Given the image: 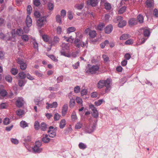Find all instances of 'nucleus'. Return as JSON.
Returning a JSON list of instances; mask_svg holds the SVG:
<instances>
[{
  "label": "nucleus",
  "mask_w": 158,
  "mask_h": 158,
  "mask_svg": "<svg viewBox=\"0 0 158 158\" xmlns=\"http://www.w3.org/2000/svg\"><path fill=\"white\" fill-rule=\"evenodd\" d=\"M79 34L78 32L76 33L77 37L74 41V44L75 46L78 48H80L81 46L82 47H84L85 46L86 47L87 44V42L86 41L85 43L82 42L81 40L77 38V35H79Z\"/></svg>",
  "instance_id": "1"
},
{
  "label": "nucleus",
  "mask_w": 158,
  "mask_h": 158,
  "mask_svg": "<svg viewBox=\"0 0 158 158\" xmlns=\"http://www.w3.org/2000/svg\"><path fill=\"white\" fill-rule=\"evenodd\" d=\"M100 65L99 64L90 66L86 71V73H90L91 74H94L98 71Z\"/></svg>",
  "instance_id": "2"
},
{
  "label": "nucleus",
  "mask_w": 158,
  "mask_h": 158,
  "mask_svg": "<svg viewBox=\"0 0 158 158\" xmlns=\"http://www.w3.org/2000/svg\"><path fill=\"white\" fill-rule=\"evenodd\" d=\"M114 21L115 23H118V26L120 28L123 27L127 24V22L123 20V17L121 16L118 17Z\"/></svg>",
  "instance_id": "3"
},
{
  "label": "nucleus",
  "mask_w": 158,
  "mask_h": 158,
  "mask_svg": "<svg viewBox=\"0 0 158 158\" xmlns=\"http://www.w3.org/2000/svg\"><path fill=\"white\" fill-rule=\"evenodd\" d=\"M46 22V17L45 16L41 17L37 20V25L38 27H41L44 25Z\"/></svg>",
  "instance_id": "4"
},
{
  "label": "nucleus",
  "mask_w": 158,
  "mask_h": 158,
  "mask_svg": "<svg viewBox=\"0 0 158 158\" xmlns=\"http://www.w3.org/2000/svg\"><path fill=\"white\" fill-rule=\"evenodd\" d=\"M89 108L92 110V116L95 118H98V113L97 109L93 105H90Z\"/></svg>",
  "instance_id": "5"
},
{
  "label": "nucleus",
  "mask_w": 158,
  "mask_h": 158,
  "mask_svg": "<svg viewBox=\"0 0 158 158\" xmlns=\"http://www.w3.org/2000/svg\"><path fill=\"white\" fill-rule=\"evenodd\" d=\"M17 62L20 65V67L22 70H25L27 67V65L23 60L19 58L17 60Z\"/></svg>",
  "instance_id": "6"
},
{
  "label": "nucleus",
  "mask_w": 158,
  "mask_h": 158,
  "mask_svg": "<svg viewBox=\"0 0 158 158\" xmlns=\"http://www.w3.org/2000/svg\"><path fill=\"white\" fill-rule=\"evenodd\" d=\"M24 103L23 98L21 97H18L16 99V106L18 107H21Z\"/></svg>",
  "instance_id": "7"
},
{
  "label": "nucleus",
  "mask_w": 158,
  "mask_h": 158,
  "mask_svg": "<svg viewBox=\"0 0 158 158\" xmlns=\"http://www.w3.org/2000/svg\"><path fill=\"white\" fill-rule=\"evenodd\" d=\"M105 81V86L106 87V89L105 90L106 92H108L110 89V84L111 82V81L110 79H107L106 80H104Z\"/></svg>",
  "instance_id": "8"
},
{
  "label": "nucleus",
  "mask_w": 158,
  "mask_h": 158,
  "mask_svg": "<svg viewBox=\"0 0 158 158\" xmlns=\"http://www.w3.org/2000/svg\"><path fill=\"white\" fill-rule=\"evenodd\" d=\"M60 53L61 55L68 57H72L74 58L76 56V54L75 52L72 53L71 55L68 53H66L64 51H61L60 52Z\"/></svg>",
  "instance_id": "9"
},
{
  "label": "nucleus",
  "mask_w": 158,
  "mask_h": 158,
  "mask_svg": "<svg viewBox=\"0 0 158 158\" xmlns=\"http://www.w3.org/2000/svg\"><path fill=\"white\" fill-rule=\"evenodd\" d=\"M99 0H88L87 2L88 5L95 6L97 5Z\"/></svg>",
  "instance_id": "10"
},
{
  "label": "nucleus",
  "mask_w": 158,
  "mask_h": 158,
  "mask_svg": "<svg viewBox=\"0 0 158 158\" xmlns=\"http://www.w3.org/2000/svg\"><path fill=\"white\" fill-rule=\"evenodd\" d=\"M68 109V105L65 104L63 106L61 111V114L63 116H64L66 114Z\"/></svg>",
  "instance_id": "11"
},
{
  "label": "nucleus",
  "mask_w": 158,
  "mask_h": 158,
  "mask_svg": "<svg viewBox=\"0 0 158 158\" xmlns=\"http://www.w3.org/2000/svg\"><path fill=\"white\" fill-rule=\"evenodd\" d=\"M47 105L46 107L47 109H48L49 108H56L57 106V103L56 102H53L52 104H49L48 102L46 103Z\"/></svg>",
  "instance_id": "12"
},
{
  "label": "nucleus",
  "mask_w": 158,
  "mask_h": 158,
  "mask_svg": "<svg viewBox=\"0 0 158 158\" xmlns=\"http://www.w3.org/2000/svg\"><path fill=\"white\" fill-rule=\"evenodd\" d=\"M128 24L130 26L136 25L137 24V21L135 19L132 18L130 19L128 22Z\"/></svg>",
  "instance_id": "13"
},
{
  "label": "nucleus",
  "mask_w": 158,
  "mask_h": 158,
  "mask_svg": "<svg viewBox=\"0 0 158 158\" xmlns=\"http://www.w3.org/2000/svg\"><path fill=\"white\" fill-rule=\"evenodd\" d=\"M153 0H147L146 2V5L148 8H153L154 7Z\"/></svg>",
  "instance_id": "14"
},
{
  "label": "nucleus",
  "mask_w": 158,
  "mask_h": 158,
  "mask_svg": "<svg viewBox=\"0 0 158 158\" xmlns=\"http://www.w3.org/2000/svg\"><path fill=\"white\" fill-rule=\"evenodd\" d=\"M113 30V27L111 25L107 26L105 28V31L106 34H109Z\"/></svg>",
  "instance_id": "15"
},
{
  "label": "nucleus",
  "mask_w": 158,
  "mask_h": 158,
  "mask_svg": "<svg viewBox=\"0 0 158 158\" xmlns=\"http://www.w3.org/2000/svg\"><path fill=\"white\" fill-rule=\"evenodd\" d=\"M27 26L31 27L32 25V20L30 16H27L26 21Z\"/></svg>",
  "instance_id": "16"
},
{
  "label": "nucleus",
  "mask_w": 158,
  "mask_h": 158,
  "mask_svg": "<svg viewBox=\"0 0 158 158\" xmlns=\"http://www.w3.org/2000/svg\"><path fill=\"white\" fill-rule=\"evenodd\" d=\"M59 38L56 36H55L52 42L50 43L51 46L54 45L58 44L59 41Z\"/></svg>",
  "instance_id": "17"
},
{
  "label": "nucleus",
  "mask_w": 158,
  "mask_h": 158,
  "mask_svg": "<svg viewBox=\"0 0 158 158\" xmlns=\"http://www.w3.org/2000/svg\"><path fill=\"white\" fill-rule=\"evenodd\" d=\"M32 150L35 153H39L42 151V149L35 145V146L32 148Z\"/></svg>",
  "instance_id": "18"
},
{
  "label": "nucleus",
  "mask_w": 158,
  "mask_h": 158,
  "mask_svg": "<svg viewBox=\"0 0 158 158\" xmlns=\"http://www.w3.org/2000/svg\"><path fill=\"white\" fill-rule=\"evenodd\" d=\"M105 83L104 80H100L97 84V87L99 89L102 88L105 86Z\"/></svg>",
  "instance_id": "19"
},
{
  "label": "nucleus",
  "mask_w": 158,
  "mask_h": 158,
  "mask_svg": "<svg viewBox=\"0 0 158 158\" xmlns=\"http://www.w3.org/2000/svg\"><path fill=\"white\" fill-rule=\"evenodd\" d=\"M137 22H138L139 23H143V16L141 14H139L137 17Z\"/></svg>",
  "instance_id": "20"
},
{
  "label": "nucleus",
  "mask_w": 158,
  "mask_h": 158,
  "mask_svg": "<svg viewBox=\"0 0 158 158\" xmlns=\"http://www.w3.org/2000/svg\"><path fill=\"white\" fill-rule=\"evenodd\" d=\"M48 135H46L42 139V141L44 143H48L50 141V139L48 137Z\"/></svg>",
  "instance_id": "21"
},
{
  "label": "nucleus",
  "mask_w": 158,
  "mask_h": 158,
  "mask_svg": "<svg viewBox=\"0 0 158 158\" xmlns=\"http://www.w3.org/2000/svg\"><path fill=\"white\" fill-rule=\"evenodd\" d=\"M66 125V121L64 119L61 120L60 123L59 127L61 129L64 128Z\"/></svg>",
  "instance_id": "22"
},
{
  "label": "nucleus",
  "mask_w": 158,
  "mask_h": 158,
  "mask_svg": "<svg viewBox=\"0 0 158 158\" xmlns=\"http://www.w3.org/2000/svg\"><path fill=\"white\" fill-rule=\"evenodd\" d=\"M48 9L50 11H52L54 8V5L52 2H49L48 3Z\"/></svg>",
  "instance_id": "23"
},
{
  "label": "nucleus",
  "mask_w": 158,
  "mask_h": 158,
  "mask_svg": "<svg viewBox=\"0 0 158 158\" xmlns=\"http://www.w3.org/2000/svg\"><path fill=\"white\" fill-rule=\"evenodd\" d=\"M23 30L21 28H19L17 29L16 34L19 36H22L24 34Z\"/></svg>",
  "instance_id": "24"
},
{
  "label": "nucleus",
  "mask_w": 158,
  "mask_h": 158,
  "mask_svg": "<svg viewBox=\"0 0 158 158\" xmlns=\"http://www.w3.org/2000/svg\"><path fill=\"white\" fill-rule=\"evenodd\" d=\"M89 35L90 37L94 38L96 36V31L94 30L91 31H90L89 32Z\"/></svg>",
  "instance_id": "25"
},
{
  "label": "nucleus",
  "mask_w": 158,
  "mask_h": 158,
  "mask_svg": "<svg viewBox=\"0 0 158 158\" xmlns=\"http://www.w3.org/2000/svg\"><path fill=\"white\" fill-rule=\"evenodd\" d=\"M126 9V7L123 6L121 7L118 10V13L119 14H122L123 13Z\"/></svg>",
  "instance_id": "26"
},
{
  "label": "nucleus",
  "mask_w": 158,
  "mask_h": 158,
  "mask_svg": "<svg viewBox=\"0 0 158 158\" xmlns=\"http://www.w3.org/2000/svg\"><path fill=\"white\" fill-rule=\"evenodd\" d=\"M5 79L8 82H11L12 80V77L10 75H7L5 76Z\"/></svg>",
  "instance_id": "27"
},
{
  "label": "nucleus",
  "mask_w": 158,
  "mask_h": 158,
  "mask_svg": "<svg viewBox=\"0 0 158 158\" xmlns=\"http://www.w3.org/2000/svg\"><path fill=\"white\" fill-rule=\"evenodd\" d=\"M34 101L35 105L38 106H40L42 104V100H40L39 98L35 99Z\"/></svg>",
  "instance_id": "28"
},
{
  "label": "nucleus",
  "mask_w": 158,
  "mask_h": 158,
  "mask_svg": "<svg viewBox=\"0 0 158 158\" xmlns=\"http://www.w3.org/2000/svg\"><path fill=\"white\" fill-rule=\"evenodd\" d=\"M20 126L23 128L26 127L28 126L27 123L24 121H22L20 122Z\"/></svg>",
  "instance_id": "29"
},
{
  "label": "nucleus",
  "mask_w": 158,
  "mask_h": 158,
  "mask_svg": "<svg viewBox=\"0 0 158 158\" xmlns=\"http://www.w3.org/2000/svg\"><path fill=\"white\" fill-rule=\"evenodd\" d=\"M40 128L43 131H45L47 128L46 124L44 123H42L41 124Z\"/></svg>",
  "instance_id": "30"
},
{
  "label": "nucleus",
  "mask_w": 158,
  "mask_h": 158,
  "mask_svg": "<svg viewBox=\"0 0 158 158\" xmlns=\"http://www.w3.org/2000/svg\"><path fill=\"white\" fill-rule=\"evenodd\" d=\"M144 36L145 37H149L150 35V31L149 30L145 29L143 31Z\"/></svg>",
  "instance_id": "31"
},
{
  "label": "nucleus",
  "mask_w": 158,
  "mask_h": 158,
  "mask_svg": "<svg viewBox=\"0 0 158 158\" xmlns=\"http://www.w3.org/2000/svg\"><path fill=\"white\" fill-rule=\"evenodd\" d=\"M10 72L12 74L15 75H16L18 72V69L15 68H12L10 70Z\"/></svg>",
  "instance_id": "32"
},
{
  "label": "nucleus",
  "mask_w": 158,
  "mask_h": 158,
  "mask_svg": "<svg viewBox=\"0 0 158 158\" xmlns=\"http://www.w3.org/2000/svg\"><path fill=\"white\" fill-rule=\"evenodd\" d=\"M128 34H123L120 37V40H126L129 37Z\"/></svg>",
  "instance_id": "33"
},
{
  "label": "nucleus",
  "mask_w": 158,
  "mask_h": 158,
  "mask_svg": "<svg viewBox=\"0 0 158 158\" xmlns=\"http://www.w3.org/2000/svg\"><path fill=\"white\" fill-rule=\"evenodd\" d=\"M48 133V135L49 137L52 138L54 137L56 135V132L55 131H50Z\"/></svg>",
  "instance_id": "34"
},
{
  "label": "nucleus",
  "mask_w": 158,
  "mask_h": 158,
  "mask_svg": "<svg viewBox=\"0 0 158 158\" xmlns=\"http://www.w3.org/2000/svg\"><path fill=\"white\" fill-rule=\"evenodd\" d=\"M56 21L59 23L60 24H61L62 23V19L60 16V15H57L56 16Z\"/></svg>",
  "instance_id": "35"
},
{
  "label": "nucleus",
  "mask_w": 158,
  "mask_h": 158,
  "mask_svg": "<svg viewBox=\"0 0 158 158\" xmlns=\"http://www.w3.org/2000/svg\"><path fill=\"white\" fill-rule=\"evenodd\" d=\"M76 30V28L74 27H70L68 28L67 29V33H69L71 32H74Z\"/></svg>",
  "instance_id": "36"
},
{
  "label": "nucleus",
  "mask_w": 158,
  "mask_h": 158,
  "mask_svg": "<svg viewBox=\"0 0 158 158\" xmlns=\"http://www.w3.org/2000/svg\"><path fill=\"white\" fill-rule=\"evenodd\" d=\"M34 127L35 129L36 130H38L39 129L40 123L38 121H35L34 124Z\"/></svg>",
  "instance_id": "37"
},
{
  "label": "nucleus",
  "mask_w": 158,
  "mask_h": 158,
  "mask_svg": "<svg viewBox=\"0 0 158 158\" xmlns=\"http://www.w3.org/2000/svg\"><path fill=\"white\" fill-rule=\"evenodd\" d=\"M18 75L19 77L21 79H23L26 76V75L24 73L22 72L19 73Z\"/></svg>",
  "instance_id": "38"
},
{
  "label": "nucleus",
  "mask_w": 158,
  "mask_h": 158,
  "mask_svg": "<svg viewBox=\"0 0 158 158\" xmlns=\"http://www.w3.org/2000/svg\"><path fill=\"white\" fill-rule=\"evenodd\" d=\"M104 6L105 9L107 10H110L111 9V8L110 4L109 3L107 2L105 3Z\"/></svg>",
  "instance_id": "39"
},
{
  "label": "nucleus",
  "mask_w": 158,
  "mask_h": 158,
  "mask_svg": "<svg viewBox=\"0 0 158 158\" xmlns=\"http://www.w3.org/2000/svg\"><path fill=\"white\" fill-rule=\"evenodd\" d=\"M75 104V100L74 99H71L69 102V106L70 107H73Z\"/></svg>",
  "instance_id": "40"
},
{
  "label": "nucleus",
  "mask_w": 158,
  "mask_h": 158,
  "mask_svg": "<svg viewBox=\"0 0 158 158\" xmlns=\"http://www.w3.org/2000/svg\"><path fill=\"white\" fill-rule=\"evenodd\" d=\"M24 111L23 110H19L16 111V113L18 116H20L24 114Z\"/></svg>",
  "instance_id": "41"
},
{
  "label": "nucleus",
  "mask_w": 158,
  "mask_h": 158,
  "mask_svg": "<svg viewBox=\"0 0 158 158\" xmlns=\"http://www.w3.org/2000/svg\"><path fill=\"white\" fill-rule=\"evenodd\" d=\"M7 94L6 91L4 89H2L0 91V94L2 97L5 96Z\"/></svg>",
  "instance_id": "42"
},
{
  "label": "nucleus",
  "mask_w": 158,
  "mask_h": 158,
  "mask_svg": "<svg viewBox=\"0 0 158 158\" xmlns=\"http://www.w3.org/2000/svg\"><path fill=\"white\" fill-rule=\"evenodd\" d=\"M91 128V129H90V130L88 129V128H87H87H86V132L88 133H91L95 129V127L94 125H93L92 127Z\"/></svg>",
  "instance_id": "43"
},
{
  "label": "nucleus",
  "mask_w": 158,
  "mask_h": 158,
  "mask_svg": "<svg viewBox=\"0 0 158 158\" xmlns=\"http://www.w3.org/2000/svg\"><path fill=\"white\" fill-rule=\"evenodd\" d=\"M60 117V115L58 113H56L54 115V120L55 121L58 120Z\"/></svg>",
  "instance_id": "44"
},
{
  "label": "nucleus",
  "mask_w": 158,
  "mask_h": 158,
  "mask_svg": "<svg viewBox=\"0 0 158 158\" xmlns=\"http://www.w3.org/2000/svg\"><path fill=\"white\" fill-rule=\"evenodd\" d=\"M82 126V123L80 122H78L75 125V128L76 129H79Z\"/></svg>",
  "instance_id": "45"
},
{
  "label": "nucleus",
  "mask_w": 158,
  "mask_h": 158,
  "mask_svg": "<svg viewBox=\"0 0 158 158\" xmlns=\"http://www.w3.org/2000/svg\"><path fill=\"white\" fill-rule=\"evenodd\" d=\"M71 118L73 121H75L77 119V115L76 113L74 111L72 113L71 115Z\"/></svg>",
  "instance_id": "46"
},
{
  "label": "nucleus",
  "mask_w": 158,
  "mask_h": 158,
  "mask_svg": "<svg viewBox=\"0 0 158 158\" xmlns=\"http://www.w3.org/2000/svg\"><path fill=\"white\" fill-rule=\"evenodd\" d=\"M68 17L70 20L72 19L73 18V15L72 12L70 11H69L68 12Z\"/></svg>",
  "instance_id": "47"
},
{
  "label": "nucleus",
  "mask_w": 158,
  "mask_h": 158,
  "mask_svg": "<svg viewBox=\"0 0 158 158\" xmlns=\"http://www.w3.org/2000/svg\"><path fill=\"white\" fill-rule=\"evenodd\" d=\"M21 38L22 39L25 41H28L29 38L28 36L27 35H24L22 36Z\"/></svg>",
  "instance_id": "48"
},
{
  "label": "nucleus",
  "mask_w": 158,
  "mask_h": 158,
  "mask_svg": "<svg viewBox=\"0 0 158 158\" xmlns=\"http://www.w3.org/2000/svg\"><path fill=\"white\" fill-rule=\"evenodd\" d=\"M10 123V119L9 118H5L3 120V123L5 125H7Z\"/></svg>",
  "instance_id": "49"
},
{
  "label": "nucleus",
  "mask_w": 158,
  "mask_h": 158,
  "mask_svg": "<svg viewBox=\"0 0 158 158\" xmlns=\"http://www.w3.org/2000/svg\"><path fill=\"white\" fill-rule=\"evenodd\" d=\"M33 45V47L35 49H37L38 48V44L35 40H33L32 41Z\"/></svg>",
  "instance_id": "50"
},
{
  "label": "nucleus",
  "mask_w": 158,
  "mask_h": 158,
  "mask_svg": "<svg viewBox=\"0 0 158 158\" xmlns=\"http://www.w3.org/2000/svg\"><path fill=\"white\" fill-rule=\"evenodd\" d=\"M79 147L80 149H84L86 148V145L82 143L79 144Z\"/></svg>",
  "instance_id": "51"
},
{
  "label": "nucleus",
  "mask_w": 158,
  "mask_h": 158,
  "mask_svg": "<svg viewBox=\"0 0 158 158\" xmlns=\"http://www.w3.org/2000/svg\"><path fill=\"white\" fill-rule=\"evenodd\" d=\"M105 25L104 24H99L98 26V29L99 31H102Z\"/></svg>",
  "instance_id": "52"
},
{
  "label": "nucleus",
  "mask_w": 158,
  "mask_h": 158,
  "mask_svg": "<svg viewBox=\"0 0 158 158\" xmlns=\"http://www.w3.org/2000/svg\"><path fill=\"white\" fill-rule=\"evenodd\" d=\"M126 44L130 45L133 43V40H132L130 39L125 41V43Z\"/></svg>",
  "instance_id": "53"
},
{
  "label": "nucleus",
  "mask_w": 158,
  "mask_h": 158,
  "mask_svg": "<svg viewBox=\"0 0 158 158\" xmlns=\"http://www.w3.org/2000/svg\"><path fill=\"white\" fill-rule=\"evenodd\" d=\"M102 99L99 100L98 101L95 102L94 103L97 106H99L103 102Z\"/></svg>",
  "instance_id": "54"
},
{
  "label": "nucleus",
  "mask_w": 158,
  "mask_h": 158,
  "mask_svg": "<svg viewBox=\"0 0 158 158\" xmlns=\"http://www.w3.org/2000/svg\"><path fill=\"white\" fill-rule=\"evenodd\" d=\"M80 91V88L78 86H77L74 88V91L75 93H78Z\"/></svg>",
  "instance_id": "55"
},
{
  "label": "nucleus",
  "mask_w": 158,
  "mask_h": 158,
  "mask_svg": "<svg viewBox=\"0 0 158 158\" xmlns=\"http://www.w3.org/2000/svg\"><path fill=\"white\" fill-rule=\"evenodd\" d=\"M27 13L30 14L32 11V8L30 5H28L27 6Z\"/></svg>",
  "instance_id": "56"
},
{
  "label": "nucleus",
  "mask_w": 158,
  "mask_h": 158,
  "mask_svg": "<svg viewBox=\"0 0 158 158\" xmlns=\"http://www.w3.org/2000/svg\"><path fill=\"white\" fill-rule=\"evenodd\" d=\"M76 102L79 104H82V99L79 97H77L76 98Z\"/></svg>",
  "instance_id": "57"
},
{
  "label": "nucleus",
  "mask_w": 158,
  "mask_h": 158,
  "mask_svg": "<svg viewBox=\"0 0 158 158\" xmlns=\"http://www.w3.org/2000/svg\"><path fill=\"white\" fill-rule=\"evenodd\" d=\"M60 15L62 17L64 18L66 15V12L64 9L62 10L60 12Z\"/></svg>",
  "instance_id": "58"
},
{
  "label": "nucleus",
  "mask_w": 158,
  "mask_h": 158,
  "mask_svg": "<svg viewBox=\"0 0 158 158\" xmlns=\"http://www.w3.org/2000/svg\"><path fill=\"white\" fill-rule=\"evenodd\" d=\"M40 4V2L39 0H35L34 1V4L35 6H38Z\"/></svg>",
  "instance_id": "59"
},
{
  "label": "nucleus",
  "mask_w": 158,
  "mask_h": 158,
  "mask_svg": "<svg viewBox=\"0 0 158 158\" xmlns=\"http://www.w3.org/2000/svg\"><path fill=\"white\" fill-rule=\"evenodd\" d=\"M63 80V76H61L59 77L57 79V83H59L61 82Z\"/></svg>",
  "instance_id": "60"
},
{
  "label": "nucleus",
  "mask_w": 158,
  "mask_h": 158,
  "mask_svg": "<svg viewBox=\"0 0 158 158\" xmlns=\"http://www.w3.org/2000/svg\"><path fill=\"white\" fill-rule=\"evenodd\" d=\"M18 84L20 87H22L24 85L25 83L23 80H20L19 81Z\"/></svg>",
  "instance_id": "61"
},
{
  "label": "nucleus",
  "mask_w": 158,
  "mask_h": 158,
  "mask_svg": "<svg viewBox=\"0 0 158 158\" xmlns=\"http://www.w3.org/2000/svg\"><path fill=\"white\" fill-rule=\"evenodd\" d=\"M30 27H28L27 26V27H24L23 28V31L24 33H28L29 32V28Z\"/></svg>",
  "instance_id": "62"
},
{
  "label": "nucleus",
  "mask_w": 158,
  "mask_h": 158,
  "mask_svg": "<svg viewBox=\"0 0 158 158\" xmlns=\"http://www.w3.org/2000/svg\"><path fill=\"white\" fill-rule=\"evenodd\" d=\"M42 38L45 42H48L49 40V37L47 35H44L42 36Z\"/></svg>",
  "instance_id": "63"
},
{
  "label": "nucleus",
  "mask_w": 158,
  "mask_h": 158,
  "mask_svg": "<svg viewBox=\"0 0 158 158\" xmlns=\"http://www.w3.org/2000/svg\"><path fill=\"white\" fill-rule=\"evenodd\" d=\"M57 33L58 34H60L62 32L61 27L60 26H58L56 28Z\"/></svg>",
  "instance_id": "64"
}]
</instances>
